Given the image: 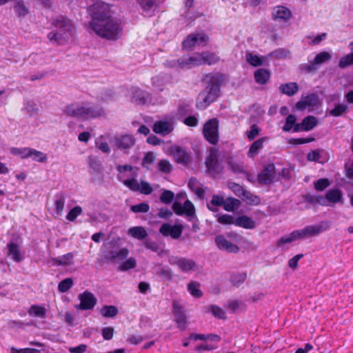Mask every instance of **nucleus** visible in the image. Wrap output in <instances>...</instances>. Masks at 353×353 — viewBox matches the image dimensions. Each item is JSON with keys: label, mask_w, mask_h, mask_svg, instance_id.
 Segmentation results:
<instances>
[{"label": "nucleus", "mask_w": 353, "mask_h": 353, "mask_svg": "<svg viewBox=\"0 0 353 353\" xmlns=\"http://www.w3.org/2000/svg\"><path fill=\"white\" fill-rule=\"evenodd\" d=\"M92 16L91 29L99 37L108 40H117L122 35L121 21L112 17L110 7L97 1L89 7Z\"/></svg>", "instance_id": "obj_1"}, {"label": "nucleus", "mask_w": 353, "mask_h": 353, "mask_svg": "<svg viewBox=\"0 0 353 353\" xmlns=\"http://www.w3.org/2000/svg\"><path fill=\"white\" fill-rule=\"evenodd\" d=\"M219 56L212 52L205 51L202 53H194L190 56H183L176 60L168 62L171 68L177 69H190L203 64L212 65L219 61Z\"/></svg>", "instance_id": "obj_2"}, {"label": "nucleus", "mask_w": 353, "mask_h": 353, "mask_svg": "<svg viewBox=\"0 0 353 353\" xmlns=\"http://www.w3.org/2000/svg\"><path fill=\"white\" fill-rule=\"evenodd\" d=\"M64 113L71 117L86 120L101 116L103 110L98 105L89 102H77L67 105Z\"/></svg>", "instance_id": "obj_3"}, {"label": "nucleus", "mask_w": 353, "mask_h": 353, "mask_svg": "<svg viewBox=\"0 0 353 353\" xmlns=\"http://www.w3.org/2000/svg\"><path fill=\"white\" fill-rule=\"evenodd\" d=\"M330 228V224L327 221H321L317 225H307L301 230H294L291 233L283 236L277 241L276 246L281 248L285 244L290 243L297 239L317 235Z\"/></svg>", "instance_id": "obj_4"}, {"label": "nucleus", "mask_w": 353, "mask_h": 353, "mask_svg": "<svg viewBox=\"0 0 353 353\" xmlns=\"http://www.w3.org/2000/svg\"><path fill=\"white\" fill-rule=\"evenodd\" d=\"M54 30L47 37L51 42L57 44L65 43L73 34L74 26L70 20L63 16H59L53 20Z\"/></svg>", "instance_id": "obj_5"}, {"label": "nucleus", "mask_w": 353, "mask_h": 353, "mask_svg": "<svg viewBox=\"0 0 353 353\" xmlns=\"http://www.w3.org/2000/svg\"><path fill=\"white\" fill-rule=\"evenodd\" d=\"M205 92L200 93L196 103L199 109H205L210 103L214 102L219 97L220 92L219 84L212 79V81L205 88Z\"/></svg>", "instance_id": "obj_6"}, {"label": "nucleus", "mask_w": 353, "mask_h": 353, "mask_svg": "<svg viewBox=\"0 0 353 353\" xmlns=\"http://www.w3.org/2000/svg\"><path fill=\"white\" fill-rule=\"evenodd\" d=\"M136 139L132 134H116L110 140L112 147L125 154H128L129 150L135 145Z\"/></svg>", "instance_id": "obj_7"}, {"label": "nucleus", "mask_w": 353, "mask_h": 353, "mask_svg": "<svg viewBox=\"0 0 353 353\" xmlns=\"http://www.w3.org/2000/svg\"><path fill=\"white\" fill-rule=\"evenodd\" d=\"M136 174L134 173L133 177L130 179H124L122 176H118L117 179L122 182L125 186L133 192H139L145 195L150 194L153 189L150 183L144 181H141L140 183H139L138 181L134 178Z\"/></svg>", "instance_id": "obj_8"}, {"label": "nucleus", "mask_w": 353, "mask_h": 353, "mask_svg": "<svg viewBox=\"0 0 353 353\" xmlns=\"http://www.w3.org/2000/svg\"><path fill=\"white\" fill-rule=\"evenodd\" d=\"M219 121L216 119H212L207 121L203 126V135L205 139L212 145L219 141Z\"/></svg>", "instance_id": "obj_9"}, {"label": "nucleus", "mask_w": 353, "mask_h": 353, "mask_svg": "<svg viewBox=\"0 0 353 353\" xmlns=\"http://www.w3.org/2000/svg\"><path fill=\"white\" fill-rule=\"evenodd\" d=\"M79 304L75 305L74 307L80 310H91L97 303L95 296L90 291L85 290L78 296Z\"/></svg>", "instance_id": "obj_10"}, {"label": "nucleus", "mask_w": 353, "mask_h": 353, "mask_svg": "<svg viewBox=\"0 0 353 353\" xmlns=\"http://www.w3.org/2000/svg\"><path fill=\"white\" fill-rule=\"evenodd\" d=\"M343 201L342 191L332 188L326 192L325 197L319 196L316 198V201L321 205L327 206L331 204L340 203Z\"/></svg>", "instance_id": "obj_11"}, {"label": "nucleus", "mask_w": 353, "mask_h": 353, "mask_svg": "<svg viewBox=\"0 0 353 353\" xmlns=\"http://www.w3.org/2000/svg\"><path fill=\"white\" fill-rule=\"evenodd\" d=\"M208 37L203 32L190 34L183 41V48L186 50H192L195 46H206L208 42Z\"/></svg>", "instance_id": "obj_12"}, {"label": "nucleus", "mask_w": 353, "mask_h": 353, "mask_svg": "<svg viewBox=\"0 0 353 353\" xmlns=\"http://www.w3.org/2000/svg\"><path fill=\"white\" fill-rule=\"evenodd\" d=\"M205 165L208 172L213 177H216L222 172L223 167L218 160L217 152L214 150L210 152L205 159Z\"/></svg>", "instance_id": "obj_13"}, {"label": "nucleus", "mask_w": 353, "mask_h": 353, "mask_svg": "<svg viewBox=\"0 0 353 353\" xmlns=\"http://www.w3.org/2000/svg\"><path fill=\"white\" fill-rule=\"evenodd\" d=\"M320 103L319 98L316 94H310L305 97H303L295 105L298 110L303 111L308 109L312 111L314 108L317 107Z\"/></svg>", "instance_id": "obj_14"}, {"label": "nucleus", "mask_w": 353, "mask_h": 353, "mask_svg": "<svg viewBox=\"0 0 353 353\" xmlns=\"http://www.w3.org/2000/svg\"><path fill=\"white\" fill-rule=\"evenodd\" d=\"M172 210L179 216L185 215L192 217L195 214L194 206L189 200H186L183 205L176 201H174L172 204Z\"/></svg>", "instance_id": "obj_15"}, {"label": "nucleus", "mask_w": 353, "mask_h": 353, "mask_svg": "<svg viewBox=\"0 0 353 353\" xmlns=\"http://www.w3.org/2000/svg\"><path fill=\"white\" fill-rule=\"evenodd\" d=\"M152 129L155 133L165 137L174 130V121L172 119L157 121L154 123Z\"/></svg>", "instance_id": "obj_16"}, {"label": "nucleus", "mask_w": 353, "mask_h": 353, "mask_svg": "<svg viewBox=\"0 0 353 353\" xmlns=\"http://www.w3.org/2000/svg\"><path fill=\"white\" fill-rule=\"evenodd\" d=\"M170 151L176 163L183 165H188L190 163L191 155L184 148L173 145L171 147Z\"/></svg>", "instance_id": "obj_17"}, {"label": "nucleus", "mask_w": 353, "mask_h": 353, "mask_svg": "<svg viewBox=\"0 0 353 353\" xmlns=\"http://www.w3.org/2000/svg\"><path fill=\"white\" fill-rule=\"evenodd\" d=\"M172 312L175 317L177 327L182 331L185 330L187 326V318L183 307L174 301L172 303Z\"/></svg>", "instance_id": "obj_18"}, {"label": "nucleus", "mask_w": 353, "mask_h": 353, "mask_svg": "<svg viewBox=\"0 0 353 353\" xmlns=\"http://www.w3.org/2000/svg\"><path fill=\"white\" fill-rule=\"evenodd\" d=\"M169 263L172 265H176L184 272L192 270L196 267V263L193 260L178 256H171L169 259Z\"/></svg>", "instance_id": "obj_19"}, {"label": "nucleus", "mask_w": 353, "mask_h": 353, "mask_svg": "<svg viewBox=\"0 0 353 353\" xmlns=\"http://www.w3.org/2000/svg\"><path fill=\"white\" fill-rule=\"evenodd\" d=\"M131 101L138 105H144L151 102V97L149 92L142 90L139 88L133 87L130 90Z\"/></svg>", "instance_id": "obj_20"}, {"label": "nucleus", "mask_w": 353, "mask_h": 353, "mask_svg": "<svg viewBox=\"0 0 353 353\" xmlns=\"http://www.w3.org/2000/svg\"><path fill=\"white\" fill-rule=\"evenodd\" d=\"M183 232V226L181 225H172L170 223H165L161 225L159 232L164 236H171L174 239H179Z\"/></svg>", "instance_id": "obj_21"}, {"label": "nucleus", "mask_w": 353, "mask_h": 353, "mask_svg": "<svg viewBox=\"0 0 353 353\" xmlns=\"http://www.w3.org/2000/svg\"><path fill=\"white\" fill-rule=\"evenodd\" d=\"M128 250L126 248H121L120 250H111L104 251L103 256L108 262H115L125 259L128 255Z\"/></svg>", "instance_id": "obj_22"}, {"label": "nucleus", "mask_w": 353, "mask_h": 353, "mask_svg": "<svg viewBox=\"0 0 353 353\" xmlns=\"http://www.w3.org/2000/svg\"><path fill=\"white\" fill-rule=\"evenodd\" d=\"M215 243L219 249L230 253H236L239 251L236 245L231 243L224 235H218L215 238Z\"/></svg>", "instance_id": "obj_23"}, {"label": "nucleus", "mask_w": 353, "mask_h": 353, "mask_svg": "<svg viewBox=\"0 0 353 353\" xmlns=\"http://www.w3.org/2000/svg\"><path fill=\"white\" fill-rule=\"evenodd\" d=\"M275 174L274 164L268 165L259 174L258 181L260 183L269 185L272 183Z\"/></svg>", "instance_id": "obj_24"}, {"label": "nucleus", "mask_w": 353, "mask_h": 353, "mask_svg": "<svg viewBox=\"0 0 353 353\" xmlns=\"http://www.w3.org/2000/svg\"><path fill=\"white\" fill-rule=\"evenodd\" d=\"M291 17V11L285 6H278L273 9L272 18L274 20L286 22Z\"/></svg>", "instance_id": "obj_25"}, {"label": "nucleus", "mask_w": 353, "mask_h": 353, "mask_svg": "<svg viewBox=\"0 0 353 353\" xmlns=\"http://www.w3.org/2000/svg\"><path fill=\"white\" fill-rule=\"evenodd\" d=\"M317 124V119L314 116H307L301 123L296 125L294 132L310 131Z\"/></svg>", "instance_id": "obj_26"}, {"label": "nucleus", "mask_w": 353, "mask_h": 353, "mask_svg": "<svg viewBox=\"0 0 353 353\" xmlns=\"http://www.w3.org/2000/svg\"><path fill=\"white\" fill-rule=\"evenodd\" d=\"M138 4L142 10V14L145 17H151L157 10L156 0H138Z\"/></svg>", "instance_id": "obj_27"}, {"label": "nucleus", "mask_w": 353, "mask_h": 353, "mask_svg": "<svg viewBox=\"0 0 353 353\" xmlns=\"http://www.w3.org/2000/svg\"><path fill=\"white\" fill-rule=\"evenodd\" d=\"M7 247L8 249V256L14 261L19 263L23 260L24 256L17 243L11 241L8 244Z\"/></svg>", "instance_id": "obj_28"}, {"label": "nucleus", "mask_w": 353, "mask_h": 353, "mask_svg": "<svg viewBox=\"0 0 353 353\" xmlns=\"http://www.w3.org/2000/svg\"><path fill=\"white\" fill-rule=\"evenodd\" d=\"M234 225L246 229H253L255 228L254 221L251 218L245 215L235 219Z\"/></svg>", "instance_id": "obj_29"}, {"label": "nucleus", "mask_w": 353, "mask_h": 353, "mask_svg": "<svg viewBox=\"0 0 353 353\" xmlns=\"http://www.w3.org/2000/svg\"><path fill=\"white\" fill-rule=\"evenodd\" d=\"M128 234L138 240H143L148 236L146 230L142 226H134L129 228Z\"/></svg>", "instance_id": "obj_30"}, {"label": "nucleus", "mask_w": 353, "mask_h": 353, "mask_svg": "<svg viewBox=\"0 0 353 353\" xmlns=\"http://www.w3.org/2000/svg\"><path fill=\"white\" fill-rule=\"evenodd\" d=\"M267 140L266 137H263L255 141L250 147L248 156L250 158L254 157L263 148L264 142Z\"/></svg>", "instance_id": "obj_31"}, {"label": "nucleus", "mask_w": 353, "mask_h": 353, "mask_svg": "<svg viewBox=\"0 0 353 353\" xmlns=\"http://www.w3.org/2000/svg\"><path fill=\"white\" fill-rule=\"evenodd\" d=\"M37 104L32 100H26L23 103L22 111L28 114L30 117H37L38 114Z\"/></svg>", "instance_id": "obj_32"}, {"label": "nucleus", "mask_w": 353, "mask_h": 353, "mask_svg": "<svg viewBox=\"0 0 353 353\" xmlns=\"http://www.w3.org/2000/svg\"><path fill=\"white\" fill-rule=\"evenodd\" d=\"M270 77V72L264 68L258 69L254 72V79L257 83L261 85L266 83Z\"/></svg>", "instance_id": "obj_33"}, {"label": "nucleus", "mask_w": 353, "mask_h": 353, "mask_svg": "<svg viewBox=\"0 0 353 353\" xmlns=\"http://www.w3.org/2000/svg\"><path fill=\"white\" fill-rule=\"evenodd\" d=\"M279 90L288 96L295 94L299 90V85L296 83L290 82L281 84L279 86Z\"/></svg>", "instance_id": "obj_34"}, {"label": "nucleus", "mask_w": 353, "mask_h": 353, "mask_svg": "<svg viewBox=\"0 0 353 353\" xmlns=\"http://www.w3.org/2000/svg\"><path fill=\"white\" fill-rule=\"evenodd\" d=\"M28 312L29 315L33 317L43 319L46 315V309L43 305H32Z\"/></svg>", "instance_id": "obj_35"}, {"label": "nucleus", "mask_w": 353, "mask_h": 353, "mask_svg": "<svg viewBox=\"0 0 353 353\" xmlns=\"http://www.w3.org/2000/svg\"><path fill=\"white\" fill-rule=\"evenodd\" d=\"M245 58L247 62L252 66L257 67L263 64V57L252 52H247L245 54Z\"/></svg>", "instance_id": "obj_36"}, {"label": "nucleus", "mask_w": 353, "mask_h": 353, "mask_svg": "<svg viewBox=\"0 0 353 353\" xmlns=\"http://www.w3.org/2000/svg\"><path fill=\"white\" fill-rule=\"evenodd\" d=\"M240 204L239 200L232 197H228L224 200L223 208L228 212H232L238 208Z\"/></svg>", "instance_id": "obj_37"}, {"label": "nucleus", "mask_w": 353, "mask_h": 353, "mask_svg": "<svg viewBox=\"0 0 353 353\" xmlns=\"http://www.w3.org/2000/svg\"><path fill=\"white\" fill-rule=\"evenodd\" d=\"M15 14L19 17H25L29 12L28 8L26 6L23 1H17L13 7Z\"/></svg>", "instance_id": "obj_38"}, {"label": "nucleus", "mask_w": 353, "mask_h": 353, "mask_svg": "<svg viewBox=\"0 0 353 353\" xmlns=\"http://www.w3.org/2000/svg\"><path fill=\"white\" fill-rule=\"evenodd\" d=\"M225 199L223 196L214 194L212 197L211 201L208 204V208L211 211H216V207H223Z\"/></svg>", "instance_id": "obj_39"}, {"label": "nucleus", "mask_w": 353, "mask_h": 353, "mask_svg": "<svg viewBox=\"0 0 353 353\" xmlns=\"http://www.w3.org/2000/svg\"><path fill=\"white\" fill-rule=\"evenodd\" d=\"M30 148H10V153L14 156H18L21 159L30 157Z\"/></svg>", "instance_id": "obj_40"}, {"label": "nucleus", "mask_w": 353, "mask_h": 353, "mask_svg": "<svg viewBox=\"0 0 353 353\" xmlns=\"http://www.w3.org/2000/svg\"><path fill=\"white\" fill-rule=\"evenodd\" d=\"M351 45L353 46V43H351ZM353 65V48H352V52L341 58L339 62V67L340 68L344 69L349 66Z\"/></svg>", "instance_id": "obj_41"}, {"label": "nucleus", "mask_w": 353, "mask_h": 353, "mask_svg": "<svg viewBox=\"0 0 353 353\" xmlns=\"http://www.w3.org/2000/svg\"><path fill=\"white\" fill-rule=\"evenodd\" d=\"M100 312L104 317L112 318L118 314V310L114 305H104L101 307Z\"/></svg>", "instance_id": "obj_42"}, {"label": "nucleus", "mask_w": 353, "mask_h": 353, "mask_svg": "<svg viewBox=\"0 0 353 353\" xmlns=\"http://www.w3.org/2000/svg\"><path fill=\"white\" fill-rule=\"evenodd\" d=\"M73 258V254L68 252L55 259L54 263L61 265H68L72 263Z\"/></svg>", "instance_id": "obj_43"}, {"label": "nucleus", "mask_w": 353, "mask_h": 353, "mask_svg": "<svg viewBox=\"0 0 353 353\" xmlns=\"http://www.w3.org/2000/svg\"><path fill=\"white\" fill-rule=\"evenodd\" d=\"M332 59V55L327 52L323 51L321 52L319 54H317L313 61L315 63V64L319 67V65L322 63H324L327 62V61L330 60Z\"/></svg>", "instance_id": "obj_44"}, {"label": "nucleus", "mask_w": 353, "mask_h": 353, "mask_svg": "<svg viewBox=\"0 0 353 353\" xmlns=\"http://www.w3.org/2000/svg\"><path fill=\"white\" fill-rule=\"evenodd\" d=\"M30 157H32L33 161L39 163H43L48 160V155L46 154L33 148L30 149Z\"/></svg>", "instance_id": "obj_45"}, {"label": "nucleus", "mask_w": 353, "mask_h": 353, "mask_svg": "<svg viewBox=\"0 0 353 353\" xmlns=\"http://www.w3.org/2000/svg\"><path fill=\"white\" fill-rule=\"evenodd\" d=\"M137 265V261L134 258L130 257L126 261L123 262L119 267L118 270L120 271H128L129 270L133 269Z\"/></svg>", "instance_id": "obj_46"}, {"label": "nucleus", "mask_w": 353, "mask_h": 353, "mask_svg": "<svg viewBox=\"0 0 353 353\" xmlns=\"http://www.w3.org/2000/svg\"><path fill=\"white\" fill-rule=\"evenodd\" d=\"M348 110L347 105L339 103L335 105L334 108L330 111V114L333 117H340L345 113Z\"/></svg>", "instance_id": "obj_47"}, {"label": "nucleus", "mask_w": 353, "mask_h": 353, "mask_svg": "<svg viewBox=\"0 0 353 353\" xmlns=\"http://www.w3.org/2000/svg\"><path fill=\"white\" fill-rule=\"evenodd\" d=\"M200 285L196 282H191L188 285V292L195 298H200L202 296V292L199 289Z\"/></svg>", "instance_id": "obj_48"}, {"label": "nucleus", "mask_w": 353, "mask_h": 353, "mask_svg": "<svg viewBox=\"0 0 353 353\" xmlns=\"http://www.w3.org/2000/svg\"><path fill=\"white\" fill-rule=\"evenodd\" d=\"M296 118L294 114H289L285 121V123L283 127V130L285 132H290V130L294 129L296 125Z\"/></svg>", "instance_id": "obj_49"}, {"label": "nucleus", "mask_w": 353, "mask_h": 353, "mask_svg": "<svg viewBox=\"0 0 353 353\" xmlns=\"http://www.w3.org/2000/svg\"><path fill=\"white\" fill-rule=\"evenodd\" d=\"M65 205V198L63 195L56 197L54 201V212L57 215H61Z\"/></svg>", "instance_id": "obj_50"}, {"label": "nucleus", "mask_w": 353, "mask_h": 353, "mask_svg": "<svg viewBox=\"0 0 353 353\" xmlns=\"http://www.w3.org/2000/svg\"><path fill=\"white\" fill-rule=\"evenodd\" d=\"M314 189L317 191H323L325 188L330 186V182L327 178L319 179L314 181Z\"/></svg>", "instance_id": "obj_51"}, {"label": "nucleus", "mask_w": 353, "mask_h": 353, "mask_svg": "<svg viewBox=\"0 0 353 353\" xmlns=\"http://www.w3.org/2000/svg\"><path fill=\"white\" fill-rule=\"evenodd\" d=\"M246 277L247 274L244 272L234 274L231 276L230 281L233 285L239 286L245 281Z\"/></svg>", "instance_id": "obj_52"}, {"label": "nucleus", "mask_w": 353, "mask_h": 353, "mask_svg": "<svg viewBox=\"0 0 353 353\" xmlns=\"http://www.w3.org/2000/svg\"><path fill=\"white\" fill-rule=\"evenodd\" d=\"M73 285V281L71 278H67L62 280L58 285V290L60 292H66Z\"/></svg>", "instance_id": "obj_53"}, {"label": "nucleus", "mask_w": 353, "mask_h": 353, "mask_svg": "<svg viewBox=\"0 0 353 353\" xmlns=\"http://www.w3.org/2000/svg\"><path fill=\"white\" fill-rule=\"evenodd\" d=\"M96 145L103 153L108 154L110 152V148L108 145V143L104 139L103 136H101L96 140Z\"/></svg>", "instance_id": "obj_54"}, {"label": "nucleus", "mask_w": 353, "mask_h": 353, "mask_svg": "<svg viewBox=\"0 0 353 353\" xmlns=\"http://www.w3.org/2000/svg\"><path fill=\"white\" fill-rule=\"evenodd\" d=\"M208 311L212 312L213 316L219 319H225V311L217 305H210L208 307Z\"/></svg>", "instance_id": "obj_55"}, {"label": "nucleus", "mask_w": 353, "mask_h": 353, "mask_svg": "<svg viewBox=\"0 0 353 353\" xmlns=\"http://www.w3.org/2000/svg\"><path fill=\"white\" fill-rule=\"evenodd\" d=\"M155 160V156L152 152H147L142 159L141 165L143 168L148 169Z\"/></svg>", "instance_id": "obj_56"}, {"label": "nucleus", "mask_w": 353, "mask_h": 353, "mask_svg": "<svg viewBox=\"0 0 353 353\" xmlns=\"http://www.w3.org/2000/svg\"><path fill=\"white\" fill-rule=\"evenodd\" d=\"M174 198V194L170 191L164 190L160 196V200L163 203L170 204Z\"/></svg>", "instance_id": "obj_57"}, {"label": "nucleus", "mask_w": 353, "mask_h": 353, "mask_svg": "<svg viewBox=\"0 0 353 353\" xmlns=\"http://www.w3.org/2000/svg\"><path fill=\"white\" fill-rule=\"evenodd\" d=\"M150 206L146 203H140L137 205H131L130 210L134 213H144L148 212Z\"/></svg>", "instance_id": "obj_58"}, {"label": "nucleus", "mask_w": 353, "mask_h": 353, "mask_svg": "<svg viewBox=\"0 0 353 353\" xmlns=\"http://www.w3.org/2000/svg\"><path fill=\"white\" fill-rule=\"evenodd\" d=\"M82 212V208L80 206H75L72 208L66 216L68 221H74L78 216Z\"/></svg>", "instance_id": "obj_59"}, {"label": "nucleus", "mask_w": 353, "mask_h": 353, "mask_svg": "<svg viewBox=\"0 0 353 353\" xmlns=\"http://www.w3.org/2000/svg\"><path fill=\"white\" fill-rule=\"evenodd\" d=\"M89 164L93 172L97 174L101 173V163L97 159L90 157L89 159Z\"/></svg>", "instance_id": "obj_60"}, {"label": "nucleus", "mask_w": 353, "mask_h": 353, "mask_svg": "<svg viewBox=\"0 0 353 353\" xmlns=\"http://www.w3.org/2000/svg\"><path fill=\"white\" fill-rule=\"evenodd\" d=\"M230 190L239 197L241 198L244 195L245 190L243 186L235 183H231L229 185Z\"/></svg>", "instance_id": "obj_61"}, {"label": "nucleus", "mask_w": 353, "mask_h": 353, "mask_svg": "<svg viewBox=\"0 0 353 353\" xmlns=\"http://www.w3.org/2000/svg\"><path fill=\"white\" fill-rule=\"evenodd\" d=\"M318 68V66L313 61H309L307 63L301 64L300 65L301 70L307 73L315 72Z\"/></svg>", "instance_id": "obj_62"}, {"label": "nucleus", "mask_w": 353, "mask_h": 353, "mask_svg": "<svg viewBox=\"0 0 353 353\" xmlns=\"http://www.w3.org/2000/svg\"><path fill=\"white\" fill-rule=\"evenodd\" d=\"M241 199L246 201L250 204H257L259 202V198L258 196H254L250 192L247 190H245L244 195H243Z\"/></svg>", "instance_id": "obj_63"}, {"label": "nucleus", "mask_w": 353, "mask_h": 353, "mask_svg": "<svg viewBox=\"0 0 353 353\" xmlns=\"http://www.w3.org/2000/svg\"><path fill=\"white\" fill-rule=\"evenodd\" d=\"M157 274L163 279L169 281L172 277L171 270L169 268H161L157 271Z\"/></svg>", "instance_id": "obj_64"}]
</instances>
